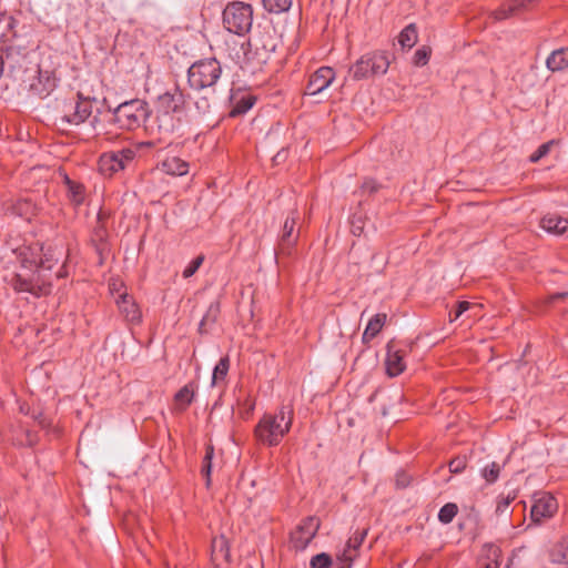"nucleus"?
I'll return each mask as SVG.
<instances>
[{
	"instance_id": "obj_1",
	"label": "nucleus",
	"mask_w": 568,
	"mask_h": 568,
	"mask_svg": "<svg viewBox=\"0 0 568 568\" xmlns=\"http://www.w3.org/2000/svg\"><path fill=\"white\" fill-rule=\"evenodd\" d=\"M185 106V95L179 87L159 95L155 102V115L146 124V131L150 134L159 135V139L173 133L182 122Z\"/></svg>"
},
{
	"instance_id": "obj_2",
	"label": "nucleus",
	"mask_w": 568,
	"mask_h": 568,
	"mask_svg": "<svg viewBox=\"0 0 568 568\" xmlns=\"http://www.w3.org/2000/svg\"><path fill=\"white\" fill-rule=\"evenodd\" d=\"M292 412L282 407L276 414H265L255 427L256 438L267 445H277L292 425Z\"/></svg>"
},
{
	"instance_id": "obj_3",
	"label": "nucleus",
	"mask_w": 568,
	"mask_h": 568,
	"mask_svg": "<svg viewBox=\"0 0 568 568\" xmlns=\"http://www.w3.org/2000/svg\"><path fill=\"white\" fill-rule=\"evenodd\" d=\"M390 64L386 51H373L362 55L348 70L353 80H363L369 77L383 75Z\"/></svg>"
},
{
	"instance_id": "obj_4",
	"label": "nucleus",
	"mask_w": 568,
	"mask_h": 568,
	"mask_svg": "<svg viewBox=\"0 0 568 568\" xmlns=\"http://www.w3.org/2000/svg\"><path fill=\"white\" fill-rule=\"evenodd\" d=\"M222 68L220 62L214 59H204L194 62L187 71V81L191 88L202 90L213 87L220 79Z\"/></svg>"
},
{
	"instance_id": "obj_5",
	"label": "nucleus",
	"mask_w": 568,
	"mask_h": 568,
	"mask_svg": "<svg viewBox=\"0 0 568 568\" xmlns=\"http://www.w3.org/2000/svg\"><path fill=\"white\" fill-rule=\"evenodd\" d=\"M252 7L247 3L235 1L229 3L223 11V23L227 31L243 34L252 27Z\"/></svg>"
},
{
	"instance_id": "obj_6",
	"label": "nucleus",
	"mask_w": 568,
	"mask_h": 568,
	"mask_svg": "<svg viewBox=\"0 0 568 568\" xmlns=\"http://www.w3.org/2000/svg\"><path fill=\"white\" fill-rule=\"evenodd\" d=\"M149 116V109L144 101L135 99L120 104L114 111V120L120 128L134 130Z\"/></svg>"
},
{
	"instance_id": "obj_7",
	"label": "nucleus",
	"mask_w": 568,
	"mask_h": 568,
	"mask_svg": "<svg viewBox=\"0 0 568 568\" xmlns=\"http://www.w3.org/2000/svg\"><path fill=\"white\" fill-rule=\"evenodd\" d=\"M92 103L93 100L83 98L81 93H78V100L63 111L60 118L61 122L70 125L83 123L92 114Z\"/></svg>"
},
{
	"instance_id": "obj_8",
	"label": "nucleus",
	"mask_w": 568,
	"mask_h": 568,
	"mask_svg": "<svg viewBox=\"0 0 568 568\" xmlns=\"http://www.w3.org/2000/svg\"><path fill=\"white\" fill-rule=\"evenodd\" d=\"M134 158V151L123 149L116 152L104 153L99 159V170L104 175H112L123 170L125 164Z\"/></svg>"
},
{
	"instance_id": "obj_9",
	"label": "nucleus",
	"mask_w": 568,
	"mask_h": 568,
	"mask_svg": "<svg viewBox=\"0 0 568 568\" xmlns=\"http://www.w3.org/2000/svg\"><path fill=\"white\" fill-rule=\"evenodd\" d=\"M558 510V503L554 496L547 493L536 494L530 509L531 520L540 524L551 518Z\"/></svg>"
},
{
	"instance_id": "obj_10",
	"label": "nucleus",
	"mask_w": 568,
	"mask_h": 568,
	"mask_svg": "<svg viewBox=\"0 0 568 568\" xmlns=\"http://www.w3.org/2000/svg\"><path fill=\"white\" fill-rule=\"evenodd\" d=\"M320 528V520L316 517H307L291 534V544L296 550H303L315 537Z\"/></svg>"
},
{
	"instance_id": "obj_11",
	"label": "nucleus",
	"mask_w": 568,
	"mask_h": 568,
	"mask_svg": "<svg viewBox=\"0 0 568 568\" xmlns=\"http://www.w3.org/2000/svg\"><path fill=\"white\" fill-rule=\"evenodd\" d=\"M367 535L366 529L356 530L345 544L341 554L337 555L338 568H351L353 560L357 557L359 547Z\"/></svg>"
},
{
	"instance_id": "obj_12",
	"label": "nucleus",
	"mask_w": 568,
	"mask_h": 568,
	"mask_svg": "<svg viewBox=\"0 0 568 568\" xmlns=\"http://www.w3.org/2000/svg\"><path fill=\"white\" fill-rule=\"evenodd\" d=\"M10 285L17 292H28L33 295H41L49 292V287L47 285L39 284V276L28 277L22 273H16L12 275L10 280Z\"/></svg>"
},
{
	"instance_id": "obj_13",
	"label": "nucleus",
	"mask_w": 568,
	"mask_h": 568,
	"mask_svg": "<svg viewBox=\"0 0 568 568\" xmlns=\"http://www.w3.org/2000/svg\"><path fill=\"white\" fill-rule=\"evenodd\" d=\"M334 79L335 73L332 68H320L311 75L306 87V93L310 95H315L323 92L326 88L331 85Z\"/></svg>"
},
{
	"instance_id": "obj_14",
	"label": "nucleus",
	"mask_w": 568,
	"mask_h": 568,
	"mask_svg": "<svg viewBox=\"0 0 568 568\" xmlns=\"http://www.w3.org/2000/svg\"><path fill=\"white\" fill-rule=\"evenodd\" d=\"M57 81L54 72L40 69L37 80L30 84V90L41 98L47 97L57 87Z\"/></svg>"
},
{
	"instance_id": "obj_15",
	"label": "nucleus",
	"mask_w": 568,
	"mask_h": 568,
	"mask_svg": "<svg viewBox=\"0 0 568 568\" xmlns=\"http://www.w3.org/2000/svg\"><path fill=\"white\" fill-rule=\"evenodd\" d=\"M386 373L390 377L398 376L406 367L404 355L399 349L395 348L393 342L387 344V355L385 359Z\"/></svg>"
},
{
	"instance_id": "obj_16",
	"label": "nucleus",
	"mask_w": 568,
	"mask_h": 568,
	"mask_svg": "<svg viewBox=\"0 0 568 568\" xmlns=\"http://www.w3.org/2000/svg\"><path fill=\"white\" fill-rule=\"evenodd\" d=\"M540 226L554 235H568V220L556 214H547L540 221Z\"/></svg>"
},
{
	"instance_id": "obj_17",
	"label": "nucleus",
	"mask_w": 568,
	"mask_h": 568,
	"mask_svg": "<svg viewBox=\"0 0 568 568\" xmlns=\"http://www.w3.org/2000/svg\"><path fill=\"white\" fill-rule=\"evenodd\" d=\"M298 219V213L296 211L292 212L291 216H287L284 225L283 231L281 235V248L282 251L288 250L294 245V243L297 240V235H293L294 227L296 224V221Z\"/></svg>"
},
{
	"instance_id": "obj_18",
	"label": "nucleus",
	"mask_w": 568,
	"mask_h": 568,
	"mask_svg": "<svg viewBox=\"0 0 568 568\" xmlns=\"http://www.w3.org/2000/svg\"><path fill=\"white\" fill-rule=\"evenodd\" d=\"M118 305L126 321L131 323L140 322L141 312L131 296H129L128 294L120 295V300H118Z\"/></svg>"
},
{
	"instance_id": "obj_19",
	"label": "nucleus",
	"mask_w": 568,
	"mask_h": 568,
	"mask_svg": "<svg viewBox=\"0 0 568 568\" xmlns=\"http://www.w3.org/2000/svg\"><path fill=\"white\" fill-rule=\"evenodd\" d=\"M41 252H42V255L40 256L39 261H31V265H36L37 267L39 268H42V270H51L52 266H53V263L54 262H58L63 252H62V248H58V247H48V248H43L41 247Z\"/></svg>"
},
{
	"instance_id": "obj_20",
	"label": "nucleus",
	"mask_w": 568,
	"mask_h": 568,
	"mask_svg": "<svg viewBox=\"0 0 568 568\" xmlns=\"http://www.w3.org/2000/svg\"><path fill=\"white\" fill-rule=\"evenodd\" d=\"M161 170L166 174L181 176L189 172V164L178 156H168L162 161Z\"/></svg>"
},
{
	"instance_id": "obj_21",
	"label": "nucleus",
	"mask_w": 568,
	"mask_h": 568,
	"mask_svg": "<svg viewBox=\"0 0 568 568\" xmlns=\"http://www.w3.org/2000/svg\"><path fill=\"white\" fill-rule=\"evenodd\" d=\"M530 0H510L494 12L496 20H505L526 8Z\"/></svg>"
},
{
	"instance_id": "obj_22",
	"label": "nucleus",
	"mask_w": 568,
	"mask_h": 568,
	"mask_svg": "<svg viewBox=\"0 0 568 568\" xmlns=\"http://www.w3.org/2000/svg\"><path fill=\"white\" fill-rule=\"evenodd\" d=\"M64 183L67 185V195L71 204L74 206L81 205L85 199L84 186L72 181L68 175L64 176Z\"/></svg>"
},
{
	"instance_id": "obj_23",
	"label": "nucleus",
	"mask_w": 568,
	"mask_h": 568,
	"mask_svg": "<svg viewBox=\"0 0 568 568\" xmlns=\"http://www.w3.org/2000/svg\"><path fill=\"white\" fill-rule=\"evenodd\" d=\"M546 65L552 72L561 71L568 68V49L555 50L546 61Z\"/></svg>"
},
{
	"instance_id": "obj_24",
	"label": "nucleus",
	"mask_w": 568,
	"mask_h": 568,
	"mask_svg": "<svg viewBox=\"0 0 568 568\" xmlns=\"http://www.w3.org/2000/svg\"><path fill=\"white\" fill-rule=\"evenodd\" d=\"M386 314L378 313L369 320L363 333L364 343H368L377 336L386 322Z\"/></svg>"
},
{
	"instance_id": "obj_25",
	"label": "nucleus",
	"mask_w": 568,
	"mask_h": 568,
	"mask_svg": "<svg viewBox=\"0 0 568 568\" xmlns=\"http://www.w3.org/2000/svg\"><path fill=\"white\" fill-rule=\"evenodd\" d=\"M483 556L485 562L483 568H499V559L501 557V550L494 544H487L483 548Z\"/></svg>"
},
{
	"instance_id": "obj_26",
	"label": "nucleus",
	"mask_w": 568,
	"mask_h": 568,
	"mask_svg": "<svg viewBox=\"0 0 568 568\" xmlns=\"http://www.w3.org/2000/svg\"><path fill=\"white\" fill-rule=\"evenodd\" d=\"M417 38V29L415 24L410 23L399 33L398 42L403 49H412L416 44Z\"/></svg>"
},
{
	"instance_id": "obj_27",
	"label": "nucleus",
	"mask_w": 568,
	"mask_h": 568,
	"mask_svg": "<svg viewBox=\"0 0 568 568\" xmlns=\"http://www.w3.org/2000/svg\"><path fill=\"white\" fill-rule=\"evenodd\" d=\"M229 369H230V358H229V356H224L219 361V363L213 368L212 381H211L212 386H216L220 383L224 382L227 376Z\"/></svg>"
},
{
	"instance_id": "obj_28",
	"label": "nucleus",
	"mask_w": 568,
	"mask_h": 568,
	"mask_svg": "<svg viewBox=\"0 0 568 568\" xmlns=\"http://www.w3.org/2000/svg\"><path fill=\"white\" fill-rule=\"evenodd\" d=\"M550 557L555 564H568V536L554 546Z\"/></svg>"
},
{
	"instance_id": "obj_29",
	"label": "nucleus",
	"mask_w": 568,
	"mask_h": 568,
	"mask_svg": "<svg viewBox=\"0 0 568 568\" xmlns=\"http://www.w3.org/2000/svg\"><path fill=\"white\" fill-rule=\"evenodd\" d=\"M220 314V304L217 302L211 303L207 307L206 313L204 314L203 318L200 322L199 331L201 333L207 332V326L215 323L217 316Z\"/></svg>"
},
{
	"instance_id": "obj_30",
	"label": "nucleus",
	"mask_w": 568,
	"mask_h": 568,
	"mask_svg": "<svg viewBox=\"0 0 568 568\" xmlns=\"http://www.w3.org/2000/svg\"><path fill=\"white\" fill-rule=\"evenodd\" d=\"M195 389L192 383L183 386L175 395V402L182 409L186 408L194 397Z\"/></svg>"
},
{
	"instance_id": "obj_31",
	"label": "nucleus",
	"mask_w": 568,
	"mask_h": 568,
	"mask_svg": "<svg viewBox=\"0 0 568 568\" xmlns=\"http://www.w3.org/2000/svg\"><path fill=\"white\" fill-rule=\"evenodd\" d=\"M248 45L253 47L258 55V63H265L270 54L275 50L274 43L263 42L262 48L258 47V41L256 39H251L248 41Z\"/></svg>"
},
{
	"instance_id": "obj_32",
	"label": "nucleus",
	"mask_w": 568,
	"mask_h": 568,
	"mask_svg": "<svg viewBox=\"0 0 568 568\" xmlns=\"http://www.w3.org/2000/svg\"><path fill=\"white\" fill-rule=\"evenodd\" d=\"M264 8L272 13L287 11L292 6V0H263Z\"/></svg>"
},
{
	"instance_id": "obj_33",
	"label": "nucleus",
	"mask_w": 568,
	"mask_h": 568,
	"mask_svg": "<svg viewBox=\"0 0 568 568\" xmlns=\"http://www.w3.org/2000/svg\"><path fill=\"white\" fill-rule=\"evenodd\" d=\"M458 513V507L454 503L444 505L438 513V520L443 524H449Z\"/></svg>"
},
{
	"instance_id": "obj_34",
	"label": "nucleus",
	"mask_w": 568,
	"mask_h": 568,
	"mask_svg": "<svg viewBox=\"0 0 568 568\" xmlns=\"http://www.w3.org/2000/svg\"><path fill=\"white\" fill-rule=\"evenodd\" d=\"M254 101H255L254 98L251 95L243 97L241 100H239L234 104V106L230 113L231 116H237V115L244 114L253 106Z\"/></svg>"
},
{
	"instance_id": "obj_35",
	"label": "nucleus",
	"mask_w": 568,
	"mask_h": 568,
	"mask_svg": "<svg viewBox=\"0 0 568 568\" xmlns=\"http://www.w3.org/2000/svg\"><path fill=\"white\" fill-rule=\"evenodd\" d=\"M212 556L214 559H217L219 557L227 558L226 540L223 537L213 539Z\"/></svg>"
},
{
	"instance_id": "obj_36",
	"label": "nucleus",
	"mask_w": 568,
	"mask_h": 568,
	"mask_svg": "<svg viewBox=\"0 0 568 568\" xmlns=\"http://www.w3.org/2000/svg\"><path fill=\"white\" fill-rule=\"evenodd\" d=\"M500 467L497 463H491L483 469V477L487 483H494L499 476Z\"/></svg>"
},
{
	"instance_id": "obj_37",
	"label": "nucleus",
	"mask_w": 568,
	"mask_h": 568,
	"mask_svg": "<svg viewBox=\"0 0 568 568\" xmlns=\"http://www.w3.org/2000/svg\"><path fill=\"white\" fill-rule=\"evenodd\" d=\"M203 261H204L203 255H199L194 260H192L184 268L183 277L189 278L192 275H194L196 273V271L200 268V266L202 265Z\"/></svg>"
},
{
	"instance_id": "obj_38",
	"label": "nucleus",
	"mask_w": 568,
	"mask_h": 568,
	"mask_svg": "<svg viewBox=\"0 0 568 568\" xmlns=\"http://www.w3.org/2000/svg\"><path fill=\"white\" fill-rule=\"evenodd\" d=\"M332 564L331 557L325 554H318L311 559V568H328Z\"/></svg>"
},
{
	"instance_id": "obj_39",
	"label": "nucleus",
	"mask_w": 568,
	"mask_h": 568,
	"mask_svg": "<svg viewBox=\"0 0 568 568\" xmlns=\"http://www.w3.org/2000/svg\"><path fill=\"white\" fill-rule=\"evenodd\" d=\"M554 142L552 141H549L547 143H544L541 144L529 158L530 162L535 163V162H538L541 158L546 156L551 146H552Z\"/></svg>"
},
{
	"instance_id": "obj_40",
	"label": "nucleus",
	"mask_w": 568,
	"mask_h": 568,
	"mask_svg": "<svg viewBox=\"0 0 568 568\" xmlns=\"http://www.w3.org/2000/svg\"><path fill=\"white\" fill-rule=\"evenodd\" d=\"M212 458H213V447L209 446L206 448V453H205L203 466H202V473L207 478V480L210 479V474H211V468H212Z\"/></svg>"
},
{
	"instance_id": "obj_41",
	"label": "nucleus",
	"mask_w": 568,
	"mask_h": 568,
	"mask_svg": "<svg viewBox=\"0 0 568 568\" xmlns=\"http://www.w3.org/2000/svg\"><path fill=\"white\" fill-rule=\"evenodd\" d=\"M429 55L430 50L428 48L423 47L415 52L414 63L419 67L425 65L429 60Z\"/></svg>"
},
{
	"instance_id": "obj_42",
	"label": "nucleus",
	"mask_w": 568,
	"mask_h": 568,
	"mask_svg": "<svg viewBox=\"0 0 568 568\" xmlns=\"http://www.w3.org/2000/svg\"><path fill=\"white\" fill-rule=\"evenodd\" d=\"M34 420L36 423L42 428V429H50L51 427V420L49 418H47L43 414H38L37 416H34Z\"/></svg>"
},
{
	"instance_id": "obj_43",
	"label": "nucleus",
	"mask_w": 568,
	"mask_h": 568,
	"mask_svg": "<svg viewBox=\"0 0 568 568\" xmlns=\"http://www.w3.org/2000/svg\"><path fill=\"white\" fill-rule=\"evenodd\" d=\"M195 106L201 113H206L210 110V102L206 98H201L195 102Z\"/></svg>"
},
{
	"instance_id": "obj_44",
	"label": "nucleus",
	"mask_w": 568,
	"mask_h": 568,
	"mask_svg": "<svg viewBox=\"0 0 568 568\" xmlns=\"http://www.w3.org/2000/svg\"><path fill=\"white\" fill-rule=\"evenodd\" d=\"M465 468V462L463 459H454L449 464V469L453 473H459Z\"/></svg>"
},
{
	"instance_id": "obj_45",
	"label": "nucleus",
	"mask_w": 568,
	"mask_h": 568,
	"mask_svg": "<svg viewBox=\"0 0 568 568\" xmlns=\"http://www.w3.org/2000/svg\"><path fill=\"white\" fill-rule=\"evenodd\" d=\"M457 307L459 308V313L464 314L465 312H467L470 308L478 307V305L471 304V303H469L467 301H463V302L458 303Z\"/></svg>"
},
{
	"instance_id": "obj_46",
	"label": "nucleus",
	"mask_w": 568,
	"mask_h": 568,
	"mask_svg": "<svg viewBox=\"0 0 568 568\" xmlns=\"http://www.w3.org/2000/svg\"><path fill=\"white\" fill-rule=\"evenodd\" d=\"M362 187L369 193L377 191V184L373 180L365 181Z\"/></svg>"
},
{
	"instance_id": "obj_47",
	"label": "nucleus",
	"mask_w": 568,
	"mask_h": 568,
	"mask_svg": "<svg viewBox=\"0 0 568 568\" xmlns=\"http://www.w3.org/2000/svg\"><path fill=\"white\" fill-rule=\"evenodd\" d=\"M509 504H510V499L509 498L503 499L501 501L498 503L496 511L498 514H503L504 511L507 510Z\"/></svg>"
},
{
	"instance_id": "obj_48",
	"label": "nucleus",
	"mask_w": 568,
	"mask_h": 568,
	"mask_svg": "<svg viewBox=\"0 0 568 568\" xmlns=\"http://www.w3.org/2000/svg\"><path fill=\"white\" fill-rule=\"evenodd\" d=\"M568 295V292H564V293H556V294H552L548 297V302H554V301H557V300H560V298H564Z\"/></svg>"
},
{
	"instance_id": "obj_49",
	"label": "nucleus",
	"mask_w": 568,
	"mask_h": 568,
	"mask_svg": "<svg viewBox=\"0 0 568 568\" xmlns=\"http://www.w3.org/2000/svg\"><path fill=\"white\" fill-rule=\"evenodd\" d=\"M37 443V438L30 432H27V444L32 446Z\"/></svg>"
},
{
	"instance_id": "obj_50",
	"label": "nucleus",
	"mask_w": 568,
	"mask_h": 568,
	"mask_svg": "<svg viewBox=\"0 0 568 568\" xmlns=\"http://www.w3.org/2000/svg\"><path fill=\"white\" fill-rule=\"evenodd\" d=\"M462 315H463V313H459V308L456 307V311L454 312V315L450 313V321H456Z\"/></svg>"
},
{
	"instance_id": "obj_51",
	"label": "nucleus",
	"mask_w": 568,
	"mask_h": 568,
	"mask_svg": "<svg viewBox=\"0 0 568 568\" xmlns=\"http://www.w3.org/2000/svg\"><path fill=\"white\" fill-rule=\"evenodd\" d=\"M462 315H463V313H459V308L456 307V311L454 312V315L450 313V321H456Z\"/></svg>"
},
{
	"instance_id": "obj_52",
	"label": "nucleus",
	"mask_w": 568,
	"mask_h": 568,
	"mask_svg": "<svg viewBox=\"0 0 568 568\" xmlns=\"http://www.w3.org/2000/svg\"><path fill=\"white\" fill-rule=\"evenodd\" d=\"M396 483L398 486H403V487H405L407 485V483L404 480V478H402V476H397Z\"/></svg>"
}]
</instances>
